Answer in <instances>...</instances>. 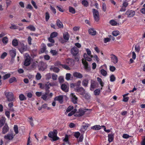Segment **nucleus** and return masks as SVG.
Returning a JSON list of instances; mask_svg holds the SVG:
<instances>
[{
	"label": "nucleus",
	"instance_id": "nucleus-1",
	"mask_svg": "<svg viewBox=\"0 0 145 145\" xmlns=\"http://www.w3.org/2000/svg\"><path fill=\"white\" fill-rule=\"evenodd\" d=\"M84 59H82V62L84 66V68L87 71H89L90 69V68L89 65L88 63L86 61H90L91 60L92 55H84Z\"/></svg>",
	"mask_w": 145,
	"mask_h": 145
},
{
	"label": "nucleus",
	"instance_id": "nucleus-2",
	"mask_svg": "<svg viewBox=\"0 0 145 145\" xmlns=\"http://www.w3.org/2000/svg\"><path fill=\"white\" fill-rule=\"evenodd\" d=\"M57 132L56 130H54L52 132H50L48 134V137L51 138L52 141H55L58 140L59 138L57 136Z\"/></svg>",
	"mask_w": 145,
	"mask_h": 145
},
{
	"label": "nucleus",
	"instance_id": "nucleus-3",
	"mask_svg": "<svg viewBox=\"0 0 145 145\" xmlns=\"http://www.w3.org/2000/svg\"><path fill=\"white\" fill-rule=\"evenodd\" d=\"M38 85L40 86V88L42 89H45L46 91V92H49V89L51 86H53L52 84H51L50 83L48 82L47 84H42V83H39Z\"/></svg>",
	"mask_w": 145,
	"mask_h": 145
},
{
	"label": "nucleus",
	"instance_id": "nucleus-4",
	"mask_svg": "<svg viewBox=\"0 0 145 145\" xmlns=\"http://www.w3.org/2000/svg\"><path fill=\"white\" fill-rule=\"evenodd\" d=\"M4 94L7 99V101L8 102L13 101L15 98L14 97V95L12 92H4Z\"/></svg>",
	"mask_w": 145,
	"mask_h": 145
},
{
	"label": "nucleus",
	"instance_id": "nucleus-5",
	"mask_svg": "<svg viewBox=\"0 0 145 145\" xmlns=\"http://www.w3.org/2000/svg\"><path fill=\"white\" fill-rule=\"evenodd\" d=\"M25 59L24 65L26 66L29 65L31 63V61L33 57L32 55H26L24 57Z\"/></svg>",
	"mask_w": 145,
	"mask_h": 145
},
{
	"label": "nucleus",
	"instance_id": "nucleus-6",
	"mask_svg": "<svg viewBox=\"0 0 145 145\" xmlns=\"http://www.w3.org/2000/svg\"><path fill=\"white\" fill-rule=\"evenodd\" d=\"M18 49L21 54L25 51L27 49V47L26 45H25L22 43L20 42L18 44Z\"/></svg>",
	"mask_w": 145,
	"mask_h": 145
},
{
	"label": "nucleus",
	"instance_id": "nucleus-7",
	"mask_svg": "<svg viewBox=\"0 0 145 145\" xmlns=\"http://www.w3.org/2000/svg\"><path fill=\"white\" fill-rule=\"evenodd\" d=\"M92 11L95 20L96 22L98 21L99 19V15L98 11L95 9H93Z\"/></svg>",
	"mask_w": 145,
	"mask_h": 145
},
{
	"label": "nucleus",
	"instance_id": "nucleus-8",
	"mask_svg": "<svg viewBox=\"0 0 145 145\" xmlns=\"http://www.w3.org/2000/svg\"><path fill=\"white\" fill-rule=\"evenodd\" d=\"M75 91L79 93L82 95H84L85 94V90L84 88L81 87H77L74 88Z\"/></svg>",
	"mask_w": 145,
	"mask_h": 145
},
{
	"label": "nucleus",
	"instance_id": "nucleus-9",
	"mask_svg": "<svg viewBox=\"0 0 145 145\" xmlns=\"http://www.w3.org/2000/svg\"><path fill=\"white\" fill-rule=\"evenodd\" d=\"M135 12L131 10H127L125 13V15L127 16L128 18H131L133 17L135 14Z\"/></svg>",
	"mask_w": 145,
	"mask_h": 145
},
{
	"label": "nucleus",
	"instance_id": "nucleus-10",
	"mask_svg": "<svg viewBox=\"0 0 145 145\" xmlns=\"http://www.w3.org/2000/svg\"><path fill=\"white\" fill-rule=\"evenodd\" d=\"M13 132H11L10 133H8L4 136V138L6 140H12L14 138V136Z\"/></svg>",
	"mask_w": 145,
	"mask_h": 145
},
{
	"label": "nucleus",
	"instance_id": "nucleus-11",
	"mask_svg": "<svg viewBox=\"0 0 145 145\" xmlns=\"http://www.w3.org/2000/svg\"><path fill=\"white\" fill-rule=\"evenodd\" d=\"M88 109H79V111L76 114L77 116H83L84 114L87 111V110H88Z\"/></svg>",
	"mask_w": 145,
	"mask_h": 145
},
{
	"label": "nucleus",
	"instance_id": "nucleus-12",
	"mask_svg": "<svg viewBox=\"0 0 145 145\" xmlns=\"http://www.w3.org/2000/svg\"><path fill=\"white\" fill-rule=\"evenodd\" d=\"M9 128L7 124L5 123L2 128V133L4 134H6L9 131Z\"/></svg>",
	"mask_w": 145,
	"mask_h": 145
},
{
	"label": "nucleus",
	"instance_id": "nucleus-13",
	"mask_svg": "<svg viewBox=\"0 0 145 145\" xmlns=\"http://www.w3.org/2000/svg\"><path fill=\"white\" fill-rule=\"evenodd\" d=\"M68 86V84H63L61 86V88L63 91L66 92H67L69 91Z\"/></svg>",
	"mask_w": 145,
	"mask_h": 145
},
{
	"label": "nucleus",
	"instance_id": "nucleus-14",
	"mask_svg": "<svg viewBox=\"0 0 145 145\" xmlns=\"http://www.w3.org/2000/svg\"><path fill=\"white\" fill-rule=\"evenodd\" d=\"M97 85V82L93 80H91V81L90 87V90L91 91H93L96 87Z\"/></svg>",
	"mask_w": 145,
	"mask_h": 145
},
{
	"label": "nucleus",
	"instance_id": "nucleus-15",
	"mask_svg": "<svg viewBox=\"0 0 145 145\" xmlns=\"http://www.w3.org/2000/svg\"><path fill=\"white\" fill-rule=\"evenodd\" d=\"M73 76L74 77L78 78H81L83 77L82 75L79 72H73Z\"/></svg>",
	"mask_w": 145,
	"mask_h": 145
},
{
	"label": "nucleus",
	"instance_id": "nucleus-16",
	"mask_svg": "<svg viewBox=\"0 0 145 145\" xmlns=\"http://www.w3.org/2000/svg\"><path fill=\"white\" fill-rule=\"evenodd\" d=\"M88 32L89 34L92 36H95L97 33L96 31L93 28H91L88 29Z\"/></svg>",
	"mask_w": 145,
	"mask_h": 145
},
{
	"label": "nucleus",
	"instance_id": "nucleus-17",
	"mask_svg": "<svg viewBox=\"0 0 145 145\" xmlns=\"http://www.w3.org/2000/svg\"><path fill=\"white\" fill-rule=\"evenodd\" d=\"M63 96L59 95L56 97L54 99L55 101H57L60 103L62 104L63 102Z\"/></svg>",
	"mask_w": 145,
	"mask_h": 145
},
{
	"label": "nucleus",
	"instance_id": "nucleus-18",
	"mask_svg": "<svg viewBox=\"0 0 145 145\" xmlns=\"http://www.w3.org/2000/svg\"><path fill=\"white\" fill-rule=\"evenodd\" d=\"M78 51V49L75 47H74L71 50V52L72 54H77Z\"/></svg>",
	"mask_w": 145,
	"mask_h": 145
},
{
	"label": "nucleus",
	"instance_id": "nucleus-19",
	"mask_svg": "<svg viewBox=\"0 0 145 145\" xmlns=\"http://www.w3.org/2000/svg\"><path fill=\"white\" fill-rule=\"evenodd\" d=\"M40 70L44 71L47 68V66L46 64L43 62H40Z\"/></svg>",
	"mask_w": 145,
	"mask_h": 145
},
{
	"label": "nucleus",
	"instance_id": "nucleus-20",
	"mask_svg": "<svg viewBox=\"0 0 145 145\" xmlns=\"http://www.w3.org/2000/svg\"><path fill=\"white\" fill-rule=\"evenodd\" d=\"M42 48L41 49L40 52L41 53H44L45 52V54L48 53L47 51H46V45L44 43L42 44H41Z\"/></svg>",
	"mask_w": 145,
	"mask_h": 145
},
{
	"label": "nucleus",
	"instance_id": "nucleus-21",
	"mask_svg": "<svg viewBox=\"0 0 145 145\" xmlns=\"http://www.w3.org/2000/svg\"><path fill=\"white\" fill-rule=\"evenodd\" d=\"M71 95L72 96V102L74 104L76 103H77V97H76L74 93H72L71 94Z\"/></svg>",
	"mask_w": 145,
	"mask_h": 145
},
{
	"label": "nucleus",
	"instance_id": "nucleus-22",
	"mask_svg": "<svg viewBox=\"0 0 145 145\" xmlns=\"http://www.w3.org/2000/svg\"><path fill=\"white\" fill-rule=\"evenodd\" d=\"M88 83L89 80L86 79L83 80L82 82V85L85 87H87L88 86Z\"/></svg>",
	"mask_w": 145,
	"mask_h": 145
},
{
	"label": "nucleus",
	"instance_id": "nucleus-23",
	"mask_svg": "<svg viewBox=\"0 0 145 145\" xmlns=\"http://www.w3.org/2000/svg\"><path fill=\"white\" fill-rule=\"evenodd\" d=\"M114 134L113 133H111L109 134L108 135V141L109 143L112 141L114 137Z\"/></svg>",
	"mask_w": 145,
	"mask_h": 145
},
{
	"label": "nucleus",
	"instance_id": "nucleus-24",
	"mask_svg": "<svg viewBox=\"0 0 145 145\" xmlns=\"http://www.w3.org/2000/svg\"><path fill=\"white\" fill-rule=\"evenodd\" d=\"M112 61L114 64L117 63L118 61V59L115 55H113L111 57Z\"/></svg>",
	"mask_w": 145,
	"mask_h": 145
},
{
	"label": "nucleus",
	"instance_id": "nucleus-25",
	"mask_svg": "<svg viewBox=\"0 0 145 145\" xmlns=\"http://www.w3.org/2000/svg\"><path fill=\"white\" fill-rule=\"evenodd\" d=\"M6 120L4 117H2L1 119L0 120V127H1L5 124Z\"/></svg>",
	"mask_w": 145,
	"mask_h": 145
},
{
	"label": "nucleus",
	"instance_id": "nucleus-26",
	"mask_svg": "<svg viewBox=\"0 0 145 145\" xmlns=\"http://www.w3.org/2000/svg\"><path fill=\"white\" fill-rule=\"evenodd\" d=\"M57 25L58 27L60 28H63V25L62 23L59 20H57Z\"/></svg>",
	"mask_w": 145,
	"mask_h": 145
},
{
	"label": "nucleus",
	"instance_id": "nucleus-27",
	"mask_svg": "<svg viewBox=\"0 0 145 145\" xmlns=\"http://www.w3.org/2000/svg\"><path fill=\"white\" fill-rule=\"evenodd\" d=\"M63 37L64 39L68 40L69 37V35L68 32H65L63 33Z\"/></svg>",
	"mask_w": 145,
	"mask_h": 145
},
{
	"label": "nucleus",
	"instance_id": "nucleus-28",
	"mask_svg": "<svg viewBox=\"0 0 145 145\" xmlns=\"http://www.w3.org/2000/svg\"><path fill=\"white\" fill-rule=\"evenodd\" d=\"M109 23L112 26L117 25L119 24L116 21L113 20H110L109 21Z\"/></svg>",
	"mask_w": 145,
	"mask_h": 145
},
{
	"label": "nucleus",
	"instance_id": "nucleus-29",
	"mask_svg": "<svg viewBox=\"0 0 145 145\" xmlns=\"http://www.w3.org/2000/svg\"><path fill=\"white\" fill-rule=\"evenodd\" d=\"M50 70L56 73L58 72L59 71V68L52 66L51 67Z\"/></svg>",
	"mask_w": 145,
	"mask_h": 145
},
{
	"label": "nucleus",
	"instance_id": "nucleus-30",
	"mask_svg": "<svg viewBox=\"0 0 145 145\" xmlns=\"http://www.w3.org/2000/svg\"><path fill=\"white\" fill-rule=\"evenodd\" d=\"M101 129V126L99 125H95L91 127V129L95 130H98Z\"/></svg>",
	"mask_w": 145,
	"mask_h": 145
},
{
	"label": "nucleus",
	"instance_id": "nucleus-31",
	"mask_svg": "<svg viewBox=\"0 0 145 145\" xmlns=\"http://www.w3.org/2000/svg\"><path fill=\"white\" fill-rule=\"evenodd\" d=\"M26 28L32 31H35L36 29V28L34 26L32 25H30L29 26H27Z\"/></svg>",
	"mask_w": 145,
	"mask_h": 145
},
{
	"label": "nucleus",
	"instance_id": "nucleus-32",
	"mask_svg": "<svg viewBox=\"0 0 145 145\" xmlns=\"http://www.w3.org/2000/svg\"><path fill=\"white\" fill-rule=\"evenodd\" d=\"M2 41L4 44H7L8 41V38L7 37H3L2 39Z\"/></svg>",
	"mask_w": 145,
	"mask_h": 145
},
{
	"label": "nucleus",
	"instance_id": "nucleus-33",
	"mask_svg": "<svg viewBox=\"0 0 145 145\" xmlns=\"http://www.w3.org/2000/svg\"><path fill=\"white\" fill-rule=\"evenodd\" d=\"M12 44L14 46H16L18 45V41L16 39H13L12 42Z\"/></svg>",
	"mask_w": 145,
	"mask_h": 145
},
{
	"label": "nucleus",
	"instance_id": "nucleus-34",
	"mask_svg": "<svg viewBox=\"0 0 145 145\" xmlns=\"http://www.w3.org/2000/svg\"><path fill=\"white\" fill-rule=\"evenodd\" d=\"M19 98L21 101H23L25 100L26 99V98L25 96L24 95L21 94H20L19 96Z\"/></svg>",
	"mask_w": 145,
	"mask_h": 145
},
{
	"label": "nucleus",
	"instance_id": "nucleus-35",
	"mask_svg": "<svg viewBox=\"0 0 145 145\" xmlns=\"http://www.w3.org/2000/svg\"><path fill=\"white\" fill-rule=\"evenodd\" d=\"M140 47L138 44H137L135 46V49L136 52L138 53L140 51Z\"/></svg>",
	"mask_w": 145,
	"mask_h": 145
},
{
	"label": "nucleus",
	"instance_id": "nucleus-36",
	"mask_svg": "<svg viewBox=\"0 0 145 145\" xmlns=\"http://www.w3.org/2000/svg\"><path fill=\"white\" fill-rule=\"evenodd\" d=\"M63 141L66 142L67 144H69V142L68 140V136L67 135H65V138L63 139Z\"/></svg>",
	"mask_w": 145,
	"mask_h": 145
},
{
	"label": "nucleus",
	"instance_id": "nucleus-37",
	"mask_svg": "<svg viewBox=\"0 0 145 145\" xmlns=\"http://www.w3.org/2000/svg\"><path fill=\"white\" fill-rule=\"evenodd\" d=\"M18 26L16 25L11 24V26L10 27V28L11 29H18Z\"/></svg>",
	"mask_w": 145,
	"mask_h": 145
},
{
	"label": "nucleus",
	"instance_id": "nucleus-38",
	"mask_svg": "<svg viewBox=\"0 0 145 145\" xmlns=\"http://www.w3.org/2000/svg\"><path fill=\"white\" fill-rule=\"evenodd\" d=\"M129 0H124L123 3L122 4L123 7H126L128 5V2Z\"/></svg>",
	"mask_w": 145,
	"mask_h": 145
},
{
	"label": "nucleus",
	"instance_id": "nucleus-39",
	"mask_svg": "<svg viewBox=\"0 0 145 145\" xmlns=\"http://www.w3.org/2000/svg\"><path fill=\"white\" fill-rule=\"evenodd\" d=\"M82 3L85 7H87L88 6V3L86 0H83L82 2Z\"/></svg>",
	"mask_w": 145,
	"mask_h": 145
},
{
	"label": "nucleus",
	"instance_id": "nucleus-40",
	"mask_svg": "<svg viewBox=\"0 0 145 145\" xmlns=\"http://www.w3.org/2000/svg\"><path fill=\"white\" fill-rule=\"evenodd\" d=\"M9 53L11 54H16V50L15 48H12L9 51Z\"/></svg>",
	"mask_w": 145,
	"mask_h": 145
},
{
	"label": "nucleus",
	"instance_id": "nucleus-41",
	"mask_svg": "<svg viewBox=\"0 0 145 145\" xmlns=\"http://www.w3.org/2000/svg\"><path fill=\"white\" fill-rule=\"evenodd\" d=\"M48 92H46L45 94L42 95V98L44 100H46L47 98V95L48 94Z\"/></svg>",
	"mask_w": 145,
	"mask_h": 145
},
{
	"label": "nucleus",
	"instance_id": "nucleus-42",
	"mask_svg": "<svg viewBox=\"0 0 145 145\" xmlns=\"http://www.w3.org/2000/svg\"><path fill=\"white\" fill-rule=\"evenodd\" d=\"M10 76V73H7L4 75L3 76V80H5L9 78Z\"/></svg>",
	"mask_w": 145,
	"mask_h": 145
},
{
	"label": "nucleus",
	"instance_id": "nucleus-43",
	"mask_svg": "<svg viewBox=\"0 0 145 145\" xmlns=\"http://www.w3.org/2000/svg\"><path fill=\"white\" fill-rule=\"evenodd\" d=\"M14 130L16 134H17L18 133V127L17 125H15L14 127Z\"/></svg>",
	"mask_w": 145,
	"mask_h": 145
},
{
	"label": "nucleus",
	"instance_id": "nucleus-44",
	"mask_svg": "<svg viewBox=\"0 0 145 145\" xmlns=\"http://www.w3.org/2000/svg\"><path fill=\"white\" fill-rule=\"evenodd\" d=\"M100 93V90L99 89H95L94 91V93L95 95H98Z\"/></svg>",
	"mask_w": 145,
	"mask_h": 145
},
{
	"label": "nucleus",
	"instance_id": "nucleus-45",
	"mask_svg": "<svg viewBox=\"0 0 145 145\" xmlns=\"http://www.w3.org/2000/svg\"><path fill=\"white\" fill-rule=\"evenodd\" d=\"M16 78L14 77H13L10 78L9 80V82L11 84L14 82V81H16Z\"/></svg>",
	"mask_w": 145,
	"mask_h": 145
},
{
	"label": "nucleus",
	"instance_id": "nucleus-46",
	"mask_svg": "<svg viewBox=\"0 0 145 145\" xmlns=\"http://www.w3.org/2000/svg\"><path fill=\"white\" fill-rule=\"evenodd\" d=\"M35 77L37 80H39L41 79L42 76L39 73H37Z\"/></svg>",
	"mask_w": 145,
	"mask_h": 145
},
{
	"label": "nucleus",
	"instance_id": "nucleus-47",
	"mask_svg": "<svg viewBox=\"0 0 145 145\" xmlns=\"http://www.w3.org/2000/svg\"><path fill=\"white\" fill-rule=\"evenodd\" d=\"M69 12L72 13V14H74L75 13V11L74 9L72 7H69Z\"/></svg>",
	"mask_w": 145,
	"mask_h": 145
},
{
	"label": "nucleus",
	"instance_id": "nucleus-48",
	"mask_svg": "<svg viewBox=\"0 0 145 145\" xmlns=\"http://www.w3.org/2000/svg\"><path fill=\"white\" fill-rule=\"evenodd\" d=\"M73 57L74 58L76 61H78L80 59V57L79 55H73Z\"/></svg>",
	"mask_w": 145,
	"mask_h": 145
},
{
	"label": "nucleus",
	"instance_id": "nucleus-49",
	"mask_svg": "<svg viewBox=\"0 0 145 145\" xmlns=\"http://www.w3.org/2000/svg\"><path fill=\"white\" fill-rule=\"evenodd\" d=\"M100 72L102 74L105 76L107 75V72L104 69H102L100 71Z\"/></svg>",
	"mask_w": 145,
	"mask_h": 145
},
{
	"label": "nucleus",
	"instance_id": "nucleus-50",
	"mask_svg": "<svg viewBox=\"0 0 145 145\" xmlns=\"http://www.w3.org/2000/svg\"><path fill=\"white\" fill-rule=\"evenodd\" d=\"M97 80L99 82L101 86L102 87H103L104 85V83L102 81V79L101 78L99 77L97 78Z\"/></svg>",
	"mask_w": 145,
	"mask_h": 145
},
{
	"label": "nucleus",
	"instance_id": "nucleus-51",
	"mask_svg": "<svg viewBox=\"0 0 145 145\" xmlns=\"http://www.w3.org/2000/svg\"><path fill=\"white\" fill-rule=\"evenodd\" d=\"M57 33L56 32H53L51 33L50 37H51L54 38L57 36Z\"/></svg>",
	"mask_w": 145,
	"mask_h": 145
},
{
	"label": "nucleus",
	"instance_id": "nucleus-52",
	"mask_svg": "<svg viewBox=\"0 0 145 145\" xmlns=\"http://www.w3.org/2000/svg\"><path fill=\"white\" fill-rule=\"evenodd\" d=\"M110 81L111 82L114 81L116 80V78L113 74L111 75L110 77Z\"/></svg>",
	"mask_w": 145,
	"mask_h": 145
},
{
	"label": "nucleus",
	"instance_id": "nucleus-53",
	"mask_svg": "<svg viewBox=\"0 0 145 145\" xmlns=\"http://www.w3.org/2000/svg\"><path fill=\"white\" fill-rule=\"evenodd\" d=\"M71 75L70 73H67L66 75L65 79L67 80H70Z\"/></svg>",
	"mask_w": 145,
	"mask_h": 145
},
{
	"label": "nucleus",
	"instance_id": "nucleus-54",
	"mask_svg": "<svg viewBox=\"0 0 145 145\" xmlns=\"http://www.w3.org/2000/svg\"><path fill=\"white\" fill-rule=\"evenodd\" d=\"M76 109H74V110H72L71 112L69 113L68 114V116H71L74 114L76 112Z\"/></svg>",
	"mask_w": 145,
	"mask_h": 145
},
{
	"label": "nucleus",
	"instance_id": "nucleus-55",
	"mask_svg": "<svg viewBox=\"0 0 145 145\" xmlns=\"http://www.w3.org/2000/svg\"><path fill=\"white\" fill-rule=\"evenodd\" d=\"M119 34V32L118 31H114L112 32V35L114 36H116Z\"/></svg>",
	"mask_w": 145,
	"mask_h": 145
},
{
	"label": "nucleus",
	"instance_id": "nucleus-56",
	"mask_svg": "<svg viewBox=\"0 0 145 145\" xmlns=\"http://www.w3.org/2000/svg\"><path fill=\"white\" fill-rule=\"evenodd\" d=\"M50 15L48 12H46L45 13V19L46 21H48L50 18Z\"/></svg>",
	"mask_w": 145,
	"mask_h": 145
},
{
	"label": "nucleus",
	"instance_id": "nucleus-57",
	"mask_svg": "<svg viewBox=\"0 0 145 145\" xmlns=\"http://www.w3.org/2000/svg\"><path fill=\"white\" fill-rule=\"evenodd\" d=\"M57 75L53 73L52 75V79L54 80L57 79Z\"/></svg>",
	"mask_w": 145,
	"mask_h": 145
},
{
	"label": "nucleus",
	"instance_id": "nucleus-58",
	"mask_svg": "<svg viewBox=\"0 0 145 145\" xmlns=\"http://www.w3.org/2000/svg\"><path fill=\"white\" fill-rule=\"evenodd\" d=\"M73 109V107L71 106H69L67 109L66 112H70L71 110Z\"/></svg>",
	"mask_w": 145,
	"mask_h": 145
},
{
	"label": "nucleus",
	"instance_id": "nucleus-59",
	"mask_svg": "<svg viewBox=\"0 0 145 145\" xmlns=\"http://www.w3.org/2000/svg\"><path fill=\"white\" fill-rule=\"evenodd\" d=\"M59 83H63L64 81L63 77L62 76H59Z\"/></svg>",
	"mask_w": 145,
	"mask_h": 145
},
{
	"label": "nucleus",
	"instance_id": "nucleus-60",
	"mask_svg": "<svg viewBox=\"0 0 145 145\" xmlns=\"http://www.w3.org/2000/svg\"><path fill=\"white\" fill-rule=\"evenodd\" d=\"M102 9L105 12L106 11V5L105 3H103L102 5Z\"/></svg>",
	"mask_w": 145,
	"mask_h": 145
},
{
	"label": "nucleus",
	"instance_id": "nucleus-61",
	"mask_svg": "<svg viewBox=\"0 0 145 145\" xmlns=\"http://www.w3.org/2000/svg\"><path fill=\"white\" fill-rule=\"evenodd\" d=\"M61 66L63 68L67 70H70V68L67 65H61Z\"/></svg>",
	"mask_w": 145,
	"mask_h": 145
},
{
	"label": "nucleus",
	"instance_id": "nucleus-62",
	"mask_svg": "<svg viewBox=\"0 0 145 145\" xmlns=\"http://www.w3.org/2000/svg\"><path fill=\"white\" fill-rule=\"evenodd\" d=\"M31 3L35 9H37L38 8V7L36 5V3L34 1L32 0L31 1Z\"/></svg>",
	"mask_w": 145,
	"mask_h": 145
},
{
	"label": "nucleus",
	"instance_id": "nucleus-63",
	"mask_svg": "<svg viewBox=\"0 0 145 145\" xmlns=\"http://www.w3.org/2000/svg\"><path fill=\"white\" fill-rule=\"evenodd\" d=\"M111 39H110L109 38H106L104 39V42L105 43L109 42L111 40Z\"/></svg>",
	"mask_w": 145,
	"mask_h": 145
},
{
	"label": "nucleus",
	"instance_id": "nucleus-64",
	"mask_svg": "<svg viewBox=\"0 0 145 145\" xmlns=\"http://www.w3.org/2000/svg\"><path fill=\"white\" fill-rule=\"evenodd\" d=\"M50 9L54 14H55L56 13V9L54 7H53L51 5L50 6Z\"/></svg>",
	"mask_w": 145,
	"mask_h": 145
}]
</instances>
